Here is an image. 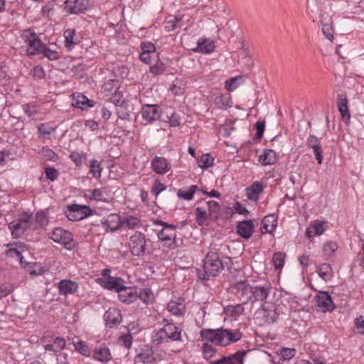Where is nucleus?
I'll return each mask as SVG.
<instances>
[{"instance_id": "obj_52", "label": "nucleus", "mask_w": 364, "mask_h": 364, "mask_svg": "<svg viewBox=\"0 0 364 364\" xmlns=\"http://www.w3.org/2000/svg\"><path fill=\"white\" fill-rule=\"evenodd\" d=\"M38 130L42 136L46 137L54 132V128L48 124H42L38 126Z\"/></svg>"}, {"instance_id": "obj_56", "label": "nucleus", "mask_w": 364, "mask_h": 364, "mask_svg": "<svg viewBox=\"0 0 364 364\" xmlns=\"http://www.w3.org/2000/svg\"><path fill=\"white\" fill-rule=\"evenodd\" d=\"M32 215L27 212H23L19 215L18 220L31 228L32 223L31 221Z\"/></svg>"}, {"instance_id": "obj_32", "label": "nucleus", "mask_w": 364, "mask_h": 364, "mask_svg": "<svg viewBox=\"0 0 364 364\" xmlns=\"http://www.w3.org/2000/svg\"><path fill=\"white\" fill-rule=\"evenodd\" d=\"M269 294L268 289L264 287H255L252 288L250 293L251 298L253 296L256 301H264Z\"/></svg>"}, {"instance_id": "obj_53", "label": "nucleus", "mask_w": 364, "mask_h": 364, "mask_svg": "<svg viewBox=\"0 0 364 364\" xmlns=\"http://www.w3.org/2000/svg\"><path fill=\"white\" fill-rule=\"evenodd\" d=\"M244 308L240 304H237L236 306H228L227 308V313L231 316L242 314Z\"/></svg>"}, {"instance_id": "obj_20", "label": "nucleus", "mask_w": 364, "mask_h": 364, "mask_svg": "<svg viewBox=\"0 0 364 364\" xmlns=\"http://www.w3.org/2000/svg\"><path fill=\"white\" fill-rule=\"evenodd\" d=\"M215 48L213 41L208 38L200 39L197 42V47L193 48L194 52H198L203 54L211 53Z\"/></svg>"}, {"instance_id": "obj_9", "label": "nucleus", "mask_w": 364, "mask_h": 364, "mask_svg": "<svg viewBox=\"0 0 364 364\" xmlns=\"http://www.w3.org/2000/svg\"><path fill=\"white\" fill-rule=\"evenodd\" d=\"M200 336L203 340H207L219 346H226L223 339V328L215 330L203 329L200 331Z\"/></svg>"}, {"instance_id": "obj_5", "label": "nucleus", "mask_w": 364, "mask_h": 364, "mask_svg": "<svg viewBox=\"0 0 364 364\" xmlns=\"http://www.w3.org/2000/svg\"><path fill=\"white\" fill-rule=\"evenodd\" d=\"M318 10V21L322 27V32L326 38L332 41L333 39L334 33L332 18L330 14L323 9L321 6L319 7Z\"/></svg>"}, {"instance_id": "obj_46", "label": "nucleus", "mask_w": 364, "mask_h": 364, "mask_svg": "<svg viewBox=\"0 0 364 364\" xmlns=\"http://www.w3.org/2000/svg\"><path fill=\"white\" fill-rule=\"evenodd\" d=\"M164 63L159 59L154 65L149 67V72L154 75H161L164 73Z\"/></svg>"}, {"instance_id": "obj_25", "label": "nucleus", "mask_w": 364, "mask_h": 364, "mask_svg": "<svg viewBox=\"0 0 364 364\" xmlns=\"http://www.w3.org/2000/svg\"><path fill=\"white\" fill-rule=\"evenodd\" d=\"M101 223L106 231L108 230L114 231L121 226L122 219L117 215H110L106 220H102Z\"/></svg>"}, {"instance_id": "obj_18", "label": "nucleus", "mask_w": 364, "mask_h": 364, "mask_svg": "<svg viewBox=\"0 0 364 364\" xmlns=\"http://www.w3.org/2000/svg\"><path fill=\"white\" fill-rule=\"evenodd\" d=\"M155 224H159L164 227L158 233V237L161 241L165 242H170L175 238L176 234L172 225H169L161 220L156 221Z\"/></svg>"}, {"instance_id": "obj_24", "label": "nucleus", "mask_w": 364, "mask_h": 364, "mask_svg": "<svg viewBox=\"0 0 364 364\" xmlns=\"http://www.w3.org/2000/svg\"><path fill=\"white\" fill-rule=\"evenodd\" d=\"M248 76L247 75H238L234 77H231L225 81V88L227 91H233L239 88L247 80Z\"/></svg>"}, {"instance_id": "obj_38", "label": "nucleus", "mask_w": 364, "mask_h": 364, "mask_svg": "<svg viewBox=\"0 0 364 364\" xmlns=\"http://www.w3.org/2000/svg\"><path fill=\"white\" fill-rule=\"evenodd\" d=\"M162 357L157 358L154 355L152 358H151L150 355L148 353H139L136 355L134 358L135 364H148L151 362L152 360H161Z\"/></svg>"}, {"instance_id": "obj_50", "label": "nucleus", "mask_w": 364, "mask_h": 364, "mask_svg": "<svg viewBox=\"0 0 364 364\" xmlns=\"http://www.w3.org/2000/svg\"><path fill=\"white\" fill-rule=\"evenodd\" d=\"M285 255L282 252H276L272 257L273 264L276 269L283 267L284 263Z\"/></svg>"}, {"instance_id": "obj_30", "label": "nucleus", "mask_w": 364, "mask_h": 364, "mask_svg": "<svg viewBox=\"0 0 364 364\" xmlns=\"http://www.w3.org/2000/svg\"><path fill=\"white\" fill-rule=\"evenodd\" d=\"M75 29H67L64 31L65 37V46L71 50L77 44V41L75 38Z\"/></svg>"}, {"instance_id": "obj_17", "label": "nucleus", "mask_w": 364, "mask_h": 364, "mask_svg": "<svg viewBox=\"0 0 364 364\" xmlns=\"http://www.w3.org/2000/svg\"><path fill=\"white\" fill-rule=\"evenodd\" d=\"M122 282V279L115 277L100 279L101 286L109 290H115L117 292H120L122 290L127 291V287L123 286Z\"/></svg>"}, {"instance_id": "obj_48", "label": "nucleus", "mask_w": 364, "mask_h": 364, "mask_svg": "<svg viewBox=\"0 0 364 364\" xmlns=\"http://www.w3.org/2000/svg\"><path fill=\"white\" fill-rule=\"evenodd\" d=\"M139 223V220L134 216H129L122 219L121 226H126L128 228H135Z\"/></svg>"}, {"instance_id": "obj_61", "label": "nucleus", "mask_w": 364, "mask_h": 364, "mask_svg": "<svg viewBox=\"0 0 364 364\" xmlns=\"http://www.w3.org/2000/svg\"><path fill=\"white\" fill-rule=\"evenodd\" d=\"M75 349L79 351L82 355H87L88 353L87 347L81 341L73 342Z\"/></svg>"}, {"instance_id": "obj_42", "label": "nucleus", "mask_w": 364, "mask_h": 364, "mask_svg": "<svg viewBox=\"0 0 364 364\" xmlns=\"http://www.w3.org/2000/svg\"><path fill=\"white\" fill-rule=\"evenodd\" d=\"M120 88V82L116 79H109L104 83L103 91H118Z\"/></svg>"}, {"instance_id": "obj_11", "label": "nucleus", "mask_w": 364, "mask_h": 364, "mask_svg": "<svg viewBox=\"0 0 364 364\" xmlns=\"http://www.w3.org/2000/svg\"><path fill=\"white\" fill-rule=\"evenodd\" d=\"M72 106L82 110H86L94 106V102L89 100L82 92H73L70 95Z\"/></svg>"}, {"instance_id": "obj_47", "label": "nucleus", "mask_w": 364, "mask_h": 364, "mask_svg": "<svg viewBox=\"0 0 364 364\" xmlns=\"http://www.w3.org/2000/svg\"><path fill=\"white\" fill-rule=\"evenodd\" d=\"M198 188L196 186H191L186 192H183L181 189L178 191V196L183 199L189 200L193 197V194L198 191Z\"/></svg>"}, {"instance_id": "obj_36", "label": "nucleus", "mask_w": 364, "mask_h": 364, "mask_svg": "<svg viewBox=\"0 0 364 364\" xmlns=\"http://www.w3.org/2000/svg\"><path fill=\"white\" fill-rule=\"evenodd\" d=\"M318 275L326 282L330 280L333 277V271L331 267L326 263L322 264L317 267Z\"/></svg>"}, {"instance_id": "obj_26", "label": "nucleus", "mask_w": 364, "mask_h": 364, "mask_svg": "<svg viewBox=\"0 0 364 364\" xmlns=\"http://www.w3.org/2000/svg\"><path fill=\"white\" fill-rule=\"evenodd\" d=\"M78 285L70 280H63L59 283L60 294H74L77 290Z\"/></svg>"}, {"instance_id": "obj_54", "label": "nucleus", "mask_w": 364, "mask_h": 364, "mask_svg": "<svg viewBox=\"0 0 364 364\" xmlns=\"http://www.w3.org/2000/svg\"><path fill=\"white\" fill-rule=\"evenodd\" d=\"M139 298L144 303H149L153 298V294L149 289H143L139 294Z\"/></svg>"}, {"instance_id": "obj_8", "label": "nucleus", "mask_w": 364, "mask_h": 364, "mask_svg": "<svg viewBox=\"0 0 364 364\" xmlns=\"http://www.w3.org/2000/svg\"><path fill=\"white\" fill-rule=\"evenodd\" d=\"M88 0H66L65 11L71 14L82 13L89 9Z\"/></svg>"}, {"instance_id": "obj_63", "label": "nucleus", "mask_w": 364, "mask_h": 364, "mask_svg": "<svg viewBox=\"0 0 364 364\" xmlns=\"http://www.w3.org/2000/svg\"><path fill=\"white\" fill-rule=\"evenodd\" d=\"M208 210L210 215L218 213L220 209V205L218 202L214 200H210L207 203Z\"/></svg>"}, {"instance_id": "obj_15", "label": "nucleus", "mask_w": 364, "mask_h": 364, "mask_svg": "<svg viewBox=\"0 0 364 364\" xmlns=\"http://www.w3.org/2000/svg\"><path fill=\"white\" fill-rule=\"evenodd\" d=\"M161 112L160 107L156 105H145L142 107V117L149 122L159 119Z\"/></svg>"}, {"instance_id": "obj_44", "label": "nucleus", "mask_w": 364, "mask_h": 364, "mask_svg": "<svg viewBox=\"0 0 364 364\" xmlns=\"http://www.w3.org/2000/svg\"><path fill=\"white\" fill-rule=\"evenodd\" d=\"M109 100L116 106L122 107L126 102L122 92H112L109 97Z\"/></svg>"}, {"instance_id": "obj_55", "label": "nucleus", "mask_w": 364, "mask_h": 364, "mask_svg": "<svg viewBox=\"0 0 364 364\" xmlns=\"http://www.w3.org/2000/svg\"><path fill=\"white\" fill-rule=\"evenodd\" d=\"M196 212V221L198 225H202L207 218L206 212L200 208H197Z\"/></svg>"}, {"instance_id": "obj_23", "label": "nucleus", "mask_w": 364, "mask_h": 364, "mask_svg": "<svg viewBox=\"0 0 364 364\" xmlns=\"http://www.w3.org/2000/svg\"><path fill=\"white\" fill-rule=\"evenodd\" d=\"M306 144L313 149L318 164H321L323 161L322 149L318 138L314 136H310L307 139Z\"/></svg>"}, {"instance_id": "obj_2", "label": "nucleus", "mask_w": 364, "mask_h": 364, "mask_svg": "<svg viewBox=\"0 0 364 364\" xmlns=\"http://www.w3.org/2000/svg\"><path fill=\"white\" fill-rule=\"evenodd\" d=\"M225 264L217 253L209 252L203 260V269H198V276L201 280L217 277L224 269Z\"/></svg>"}, {"instance_id": "obj_1", "label": "nucleus", "mask_w": 364, "mask_h": 364, "mask_svg": "<svg viewBox=\"0 0 364 364\" xmlns=\"http://www.w3.org/2000/svg\"><path fill=\"white\" fill-rule=\"evenodd\" d=\"M181 332L182 330L179 327L168 323L152 336V342L156 346L168 348L171 342L181 341Z\"/></svg>"}, {"instance_id": "obj_58", "label": "nucleus", "mask_w": 364, "mask_h": 364, "mask_svg": "<svg viewBox=\"0 0 364 364\" xmlns=\"http://www.w3.org/2000/svg\"><path fill=\"white\" fill-rule=\"evenodd\" d=\"M54 11V4L52 3H48L42 7L41 12L43 16L49 17L50 15L53 14Z\"/></svg>"}, {"instance_id": "obj_43", "label": "nucleus", "mask_w": 364, "mask_h": 364, "mask_svg": "<svg viewBox=\"0 0 364 364\" xmlns=\"http://www.w3.org/2000/svg\"><path fill=\"white\" fill-rule=\"evenodd\" d=\"M36 225L33 228L45 226L48 224V220L46 212L41 211L36 213L35 215Z\"/></svg>"}, {"instance_id": "obj_59", "label": "nucleus", "mask_w": 364, "mask_h": 364, "mask_svg": "<svg viewBox=\"0 0 364 364\" xmlns=\"http://www.w3.org/2000/svg\"><path fill=\"white\" fill-rule=\"evenodd\" d=\"M295 352L296 350L294 348H282L281 355L284 359L289 360L294 356Z\"/></svg>"}, {"instance_id": "obj_51", "label": "nucleus", "mask_w": 364, "mask_h": 364, "mask_svg": "<svg viewBox=\"0 0 364 364\" xmlns=\"http://www.w3.org/2000/svg\"><path fill=\"white\" fill-rule=\"evenodd\" d=\"M90 167V173L92 174V176L96 178H100L101 176V172L102 170L100 163L96 160H93L91 161Z\"/></svg>"}, {"instance_id": "obj_62", "label": "nucleus", "mask_w": 364, "mask_h": 364, "mask_svg": "<svg viewBox=\"0 0 364 364\" xmlns=\"http://www.w3.org/2000/svg\"><path fill=\"white\" fill-rule=\"evenodd\" d=\"M337 249V245L335 242H329L324 245L323 246V252L326 255H331Z\"/></svg>"}, {"instance_id": "obj_7", "label": "nucleus", "mask_w": 364, "mask_h": 364, "mask_svg": "<svg viewBox=\"0 0 364 364\" xmlns=\"http://www.w3.org/2000/svg\"><path fill=\"white\" fill-rule=\"evenodd\" d=\"M278 316L279 313L273 306L270 308L263 306L255 313V318L259 325L273 323L277 321Z\"/></svg>"}, {"instance_id": "obj_35", "label": "nucleus", "mask_w": 364, "mask_h": 364, "mask_svg": "<svg viewBox=\"0 0 364 364\" xmlns=\"http://www.w3.org/2000/svg\"><path fill=\"white\" fill-rule=\"evenodd\" d=\"M277 160L276 153L272 149H267L259 156V161L263 165H271L275 163Z\"/></svg>"}, {"instance_id": "obj_13", "label": "nucleus", "mask_w": 364, "mask_h": 364, "mask_svg": "<svg viewBox=\"0 0 364 364\" xmlns=\"http://www.w3.org/2000/svg\"><path fill=\"white\" fill-rule=\"evenodd\" d=\"M316 306L322 312L331 311L334 309V305L331 296L326 291H321L316 296Z\"/></svg>"}, {"instance_id": "obj_31", "label": "nucleus", "mask_w": 364, "mask_h": 364, "mask_svg": "<svg viewBox=\"0 0 364 364\" xmlns=\"http://www.w3.org/2000/svg\"><path fill=\"white\" fill-rule=\"evenodd\" d=\"M263 187L259 182H255L250 187L246 189V194L249 199L256 200L259 195L262 192Z\"/></svg>"}, {"instance_id": "obj_33", "label": "nucleus", "mask_w": 364, "mask_h": 364, "mask_svg": "<svg viewBox=\"0 0 364 364\" xmlns=\"http://www.w3.org/2000/svg\"><path fill=\"white\" fill-rule=\"evenodd\" d=\"M242 333L239 331L232 332V331L223 328V339L226 345L230 342H236L240 340Z\"/></svg>"}, {"instance_id": "obj_41", "label": "nucleus", "mask_w": 364, "mask_h": 364, "mask_svg": "<svg viewBox=\"0 0 364 364\" xmlns=\"http://www.w3.org/2000/svg\"><path fill=\"white\" fill-rule=\"evenodd\" d=\"M50 60H56L59 58L58 53L56 50H52L43 43V48L41 49V54Z\"/></svg>"}, {"instance_id": "obj_60", "label": "nucleus", "mask_w": 364, "mask_h": 364, "mask_svg": "<svg viewBox=\"0 0 364 364\" xmlns=\"http://www.w3.org/2000/svg\"><path fill=\"white\" fill-rule=\"evenodd\" d=\"M23 267H27L28 271L30 272L32 275H39L41 274L43 272L42 269L39 267L38 269H33V267L36 266L35 264H30L28 262H24L23 265H22Z\"/></svg>"}, {"instance_id": "obj_14", "label": "nucleus", "mask_w": 364, "mask_h": 364, "mask_svg": "<svg viewBox=\"0 0 364 364\" xmlns=\"http://www.w3.org/2000/svg\"><path fill=\"white\" fill-rule=\"evenodd\" d=\"M247 353L246 350H240L230 356H223L219 360L210 361V364H243Z\"/></svg>"}, {"instance_id": "obj_4", "label": "nucleus", "mask_w": 364, "mask_h": 364, "mask_svg": "<svg viewBox=\"0 0 364 364\" xmlns=\"http://www.w3.org/2000/svg\"><path fill=\"white\" fill-rule=\"evenodd\" d=\"M146 238L144 234L136 232L129 238V245L133 255L140 257L144 255L146 250Z\"/></svg>"}, {"instance_id": "obj_6", "label": "nucleus", "mask_w": 364, "mask_h": 364, "mask_svg": "<svg viewBox=\"0 0 364 364\" xmlns=\"http://www.w3.org/2000/svg\"><path fill=\"white\" fill-rule=\"evenodd\" d=\"M92 210L85 205L73 204L68 206L65 212L67 218L72 221H77L84 219L90 215Z\"/></svg>"}, {"instance_id": "obj_40", "label": "nucleus", "mask_w": 364, "mask_h": 364, "mask_svg": "<svg viewBox=\"0 0 364 364\" xmlns=\"http://www.w3.org/2000/svg\"><path fill=\"white\" fill-rule=\"evenodd\" d=\"M182 18L178 16H172L167 18L165 21V28L167 31H173L176 28L181 26L179 24Z\"/></svg>"}, {"instance_id": "obj_45", "label": "nucleus", "mask_w": 364, "mask_h": 364, "mask_svg": "<svg viewBox=\"0 0 364 364\" xmlns=\"http://www.w3.org/2000/svg\"><path fill=\"white\" fill-rule=\"evenodd\" d=\"M213 158L208 154H203L198 161V166L202 168H207L212 166L213 164Z\"/></svg>"}, {"instance_id": "obj_28", "label": "nucleus", "mask_w": 364, "mask_h": 364, "mask_svg": "<svg viewBox=\"0 0 364 364\" xmlns=\"http://www.w3.org/2000/svg\"><path fill=\"white\" fill-rule=\"evenodd\" d=\"M235 287L238 292L241 293V297L243 298L244 303H247L249 299H251L250 293L252 287L249 286L245 281L237 282Z\"/></svg>"}, {"instance_id": "obj_19", "label": "nucleus", "mask_w": 364, "mask_h": 364, "mask_svg": "<svg viewBox=\"0 0 364 364\" xmlns=\"http://www.w3.org/2000/svg\"><path fill=\"white\" fill-rule=\"evenodd\" d=\"M348 98L345 94H341L338 97L337 106L342 119L346 122L350 119V114L348 107Z\"/></svg>"}, {"instance_id": "obj_3", "label": "nucleus", "mask_w": 364, "mask_h": 364, "mask_svg": "<svg viewBox=\"0 0 364 364\" xmlns=\"http://www.w3.org/2000/svg\"><path fill=\"white\" fill-rule=\"evenodd\" d=\"M21 37L26 45L28 55L41 54V49L43 48V43L36 32L31 29H26L23 31Z\"/></svg>"}, {"instance_id": "obj_22", "label": "nucleus", "mask_w": 364, "mask_h": 364, "mask_svg": "<svg viewBox=\"0 0 364 364\" xmlns=\"http://www.w3.org/2000/svg\"><path fill=\"white\" fill-rule=\"evenodd\" d=\"M254 229L252 220H243L237 226V233L243 238L248 239L251 237Z\"/></svg>"}, {"instance_id": "obj_27", "label": "nucleus", "mask_w": 364, "mask_h": 364, "mask_svg": "<svg viewBox=\"0 0 364 364\" xmlns=\"http://www.w3.org/2000/svg\"><path fill=\"white\" fill-rule=\"evenodd\" d=\"M277 223V218L275 215H268L265 216L262 221V230L265 232L272 233L276 228Z\"/></svg>"}, {"instance_id": "obj_57", "label": "nucleus", "mask_w": 364, "mask_h": 364, "mask_svg": "<svg viewBox=\"0 0 364 364\" xmlns=\"http://www.w3.org/2000/svg\"><path fill=\"white\" fill-rule=\"evenodd\" d=\"M31 75L35 78L41 79L44 77L45 72L41 66L36 65L32 69Z\"/></svg>"}, {"instance_id": "obj_34", "label": "nucleus", "mask_w": 364, "mask_h": 364, "mask_svg": "<svg viewBox=\"0 0 364 364\" xmlns=\"http://www.w3.org/2000/svg\"><path fill=\"white\" fill-rule=\"evenodd\" d=\"M215 103L219 108H226L230 106L231 98L230 92H219L218 95L215 98Z\"/></svg>"}, {"instance_id": "obj_29", "label": "nucleus", "mask_w": 364, "mask_h": 364, "mask_svg": "<svg viewBox=\"0 0 364 364\" xmlns=\"http://www.w3.org/2000/svg\"><path fill=\"white\" fill-rule=\"evenodd\" d=\"M9 229L11 231V234L14 237H20L26 229L30 228L24 223H21L18 220L17 221H13L9 225Z\"/></svg>"}, {"instance_id": "obj_37", "label": "nucleus", "mask_w": 364, "mask_h": 364, "mask_svg": "<svg viewBox=\"0 0 364 364\" xmlns=\"http://www.w3.org/2000/svg\"><path fill=\"white\" fill-rule=\"evenodd\" d=\"M167 309L172 314L176 316H180L183 314V312L184 311V305L181 302L171 301L167 304Z\"/></svg>"}, {"instance_id": "obj_21", "label": "nucleus", "mask_w": 364, "mask_h": 364, "mask_svg": "<svg viewBox=\"0 0 364 364\" xmlns=\"http://www.w3.org/2000/svg\"><path fill=\"white\" fill-rule=\"evenodd\" d=\"M104 316L106 321V326L109 328L119 324L122 321L120 311L116 309H109L106 311Z\"/></svg>"}, {"instance_id": "obj_49", "label": "nucleus", "mask_w": 364, "mask_h": 364, "mask_svg": "<svg viewBox=\"0 0 364 364\" xmlns=\"http://www.w3.org/2000/svg\"><path fill=\"white\" fill-rule=\"evenodd\" d=\"M127 291L122 290L119 294V298L124 303L132 302V298L136 296L133 289L127 288Z\"/></svg>"}, {"instance_id": "obj_12", "label": "nucleus", "mask_w": 364, "mask_h": 364, "mask_svg": "<svg viewBox=\"0 0 364 364\" xmlns=\"http://www.w3.org/2000/svg\"><path fill=\"white\" fill-rule=\"evenodd\" d=\"M151 166L153 171L160 175L166 173L171 168V163L162 156H155L151 162Z\"/></svg>"}, {"instance_id": "obj_64", "label": "nucleus", "mask_w": 364, "mask_h": 364, "mask_svg": "<svg viewBox=\"0 0 364 364\" xmlns=\"http://www.w3.org/2000/svg\"><path fill=\"white\" fill-rule=\"evenodd\" d=\"M203 350L206 358H210L215 353L214 348L208 343H204L203 346Z\"/></svg>"}, {"instance_id": "obj_16", "label": "nucleus", "mask_w": 364, "mask_h": 364, "mask_svg": "<svg viewBox=\"0 0 364 364\" xmlns=\"http://www.w3.org/2000/svg\"><path fill=\"white\" fill-rule=\"evenodd\" d=\"M50 237L55 242L63 245H68L73 240L71 233L61 228H55Z\"/></svg>"}, {"instance_id": "obj_39", "label": "nucleus", "mask_w": 364, "mask_h": 364, "mask_svg": "<svg viewBox=\"0 0 364 364\" xmlns=\"http://www.w3.org/2000/svg\"><path fill=\"white\" fill-rule=\"evenodd\" d=\"M94 357L102 362L107 361L110 359L109 350L106 347H100L95 350Z\"/></svg>"}, {"instance_id": "obj_10", "label": "nucleus", "mask_w": 364, "mask_h": 364, "mask_svg": "<svg viewBox=\"0 0 364 364\" xmlns=\"http://www.w3.org/2000/svg\"><path fill=\"white\" fill-rule=\"evenodd\" d=\"M139 59L145 64H151L156 53V46L150 41H144L140 45Z\"/></svg>"}]
</instances>
